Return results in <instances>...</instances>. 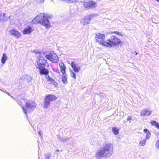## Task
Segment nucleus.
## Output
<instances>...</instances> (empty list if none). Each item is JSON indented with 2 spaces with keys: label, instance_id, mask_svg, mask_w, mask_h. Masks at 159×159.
I'll list each match as a JSON object with an SVG mask.
<instances>
[{
  "label": "nucleus",
  "instance_id": "nucleus-1",
  "mask_svg": "<svg viewBox=\"0 0 159 159\" xmlns=\"http://www.w3.org/2000/svg\"><path fill=\"white\" fill-rule=\"evenodd\" d=\"M43 55L41 52H38L36 53V56L37 57H39L38 60L36 61V67L39 70V72L40 74L46 75L47 81L49 82L48 84H52L56 87L57 85V83L48 75L49 73V70L48 69L45 68V66L48 67L49 65L47 60L43 57Z\"/></svg>",
  "mask_w": 159,
  "mask_h": 159
},
{
  "label": "nucleus",
  "instance_id": "nucleus-2",
  "mask_svg": "<svg viewBox=\"0 0 159 159\" xmlns=\"http://www.w3.org/2000/svg\"><path fill=\"white\" fill-rule=\"evenodd\" d=\"M113 151V146L111 143H104L100 149L97 151L95 156L98 158L109 157L112 155Z\"/></svg>",
  "mask_w": 159,
  "mask_h": 159
},
{
  "label": "nucleus",
  "instance_id": "nucleus-3",
  "mask_svg": "<svg viewBox=\"0 0 159 159\" xmlns=\"http://www.w3.org/2000/svg\"><path fill=\"white\" fill-rule=\"evenodd\" d=\"M115 34L117 35L122 36L121 32L117 31H111L107 33V34L110 35V38L107 39L106 47L111 48L113 47L118 46L122 43V42L119 38L115 35H113Z\"/></svg>",
  "mask_w": 159,
  "mask_h": 159
},
{
  "label": "nucleus",
  "instance_id": "nucleus-4",
  "mask_svg": "<svg viewBox=\"0 0 159 159\" xmlns=\"http://www.w3.org/2000/svg\"><path fill=\"white\" fill-rule=\"evenodd\" d=\"M48 18L49 16L47 14L40 13L32 20V22L34 24H40L46 28H48L51 27Z\"/></svg>",
  "mask_w": 159,
  "mask_h": 159
},
{
  "label": "nucleus",
  "instance_id": "nucleus-5",
  "mask_svg": "<svg viewBox=\"0 0 159 159\" xmlns=\"http://www.w3.org/2000/svg\"><path fill=\"white\" fill-rule=\"evenodd\" d=\"M18 103L21 106L25 114H27L29 109L34 108L36 106V103L34 101L30 100H27L24 98H21L18 100Z\"/></svg>",
  "mask_w": 159,
  "mask_h": 159
},
{
  "label": "nucleus",
  "instance_id": "nucleus-6",
  "mask_svg": "<svg viewBox=\"0 0 159 159\" xmlns=\"http://www.w3.org/2000/svg\"><path fill=\"white\" fill-rule=\"evenodd\" d=\"M105 35L104 34L98 33L95 34L96 42L98 43L101 45L106 47L107 39H105Z\"/></svg>",
  "mask_w": 159,
  "mask_h": 159
},
{
  "label": "nucleus",
  "instance_id": "nucleus-7",
  "mask_svg": "<svg viewBox=\"0 0 159 159\" xmlns=\"http://www.w3.org/2000/svg\"><path fill=\"white\" fill-rule=\"evenodd\" d=\"M46 58L53 63H56L58 61V56L54 53H50L45 56Z\"/></svg>",
  "mask_w": 159,
  "mask_h": 159
},
{
  "label": "nucleus",
  "instance_id": "nucleus-8",
  "mask_svg": "<svg viewBox=\"0 0 159 159\" xmlns=\"http://www.w3.org/2000/svg\"><path fill=\"white\" fill-rule=\"evenodd\" d=\"M10 35H12L18 39L21 36L20 32L16 29H13L9 31Z\"/></svg>",
  "mask_w": 159,
  "mask_h": 159
},
{
  "label": "nucleus",
  "instance_id": "nucleus-9",
  "mask_svg": "<svg viewBox=\"0 0 159 159\" xmlns=\"http://www.w3.org/2000/svg\"><path fill=\"white\" fill-rule=\"evenodd\" d=\"M96 2L93 1H89L88 2H84V5L85 8H89L95 7L96 6Z\"/></svg>",
  "mask_w": 159,
  "mask_h": 159
},
{
  "label": "nucleus",
  "instance_id": "nucleus-10",
  "mask_svg": "<svg viewBox=\"0 0 159 159\" xmlns=\"http://www.w3.org/2000/svg\"><path fill=\"white\" fill-rule=\"evenodd\" d=\"M57 97L55 95L53 94H48L46 95L44 98L45 100L48 101L49 102L50 101H53L56 100Z\"/></svg>",
  "mask_w": 159,
  "mask_h": 159
},
{
  "label": "nucleus",
  "instance_id": "nucleus-11",
  "mask_svg": "<svg viewBox=\"0 0 159 159\" xmlns=\"http://www.w3.org/2000/svg\"><path fill=\"white\" fill-rule=\"evenodd\" d=\"M70 65L75 72L78 73L79 72L80 68L77 64H76L73 61L71 63Z\"/></svg>",
  "mask_w": 159,
  "mask_h": 159
},
{
  "label": "nucleus",
  "instance_id": "nucleus-12",
  "mask_svg": "<svg viewBox=\"0 0 159 159\" xmlns=\"http://www.w3.org/2000/svg\"><path fill=\"white\" fill-rule=\"evenodd\" d=\"M32 28L30 26L25 28L23 30L22 33L24 34H29L33 31Z\"/></svg>",
  "mask_w": 159,
  "mask_h": 159
},
{
  "label": "nucleus",
  "instance_id": "nucleus-13",
  "mask_svg": "<svg viewBox=\"0 0 159 159\" xmlns=\"http://www.w3.org/2000/svg\"><path fill=\"white\" fill-rule=\"evenodd\" d=\"M59 66L60 68L61 72L62 75H65L66 73V67L62 62H60L59 63Z\"/></svg>",
  "mask_w": 159,
  "mask_h": 159
},
{
  "label": "nucleus",
  "instance_id": "nucleus-14",
  "mask_svg": "<svg viewBox=\"0 0 159 159\" xmlns=\"http://www.w3.org/2000/svg\"><path fill=\"white\" fill-rule=\"evenodd\" d=\"M151 113V112L150 111L146 109L141 111L140 113V116H146L150 115Z\"/></svg>",
  "mask_w": 159,
  "mask_h": 159
},
{
  "label": "nucleus",
  "instance_id": "nucleus-15",
  "mask_svg": "<svg viewBox=\"0 0 159 159\" xmlns=\"http://www.w3.org/2000/svg\"><path fill=\"white\" fill-rule=\"evenodd\" d=\"M92 16H88L84 18H83L82 20V22L84 24H86L89 23V21H90L91 17Z\"/></svg>",
  "mask_w": 159,
  "mask_h": 159
},
{
  "label": "nucleus",
  "instance_id": "nucleus-16",
  "mask_svg": "<svg viewBox=\"0 0 159 159\" xmlns=\"http://www.w3.org/2000/svg\"><path fill=\"white\" fill-rule=\"evenodd\" d=\"M143 132L146 134V139H148L150 137L151 133L147 129H144Z\"/></svg>",
  "mask_w": 159,
  "mask_h": 159
},
{
  "label": "nucleus",
  "instance_id": "nucleus-17",
  "mask_svg": "<svg viewBox=\"0 0 159 159\" xmlns=\"http://www.w3.org/2000/svg\"><path fill=\"white\" fill-rule=\"evenodd\" d=\"M7 59V56L6 54L5 53H3L1 59V62L2 64H4Z\"/></svg>",
  "mask_w": 159,
  "mask_h": 159
},
{
  "label": "nucleus",
  "instance_id": "nucleus-18",
  "mask_svg": "<svg viewBox=\"0 0 159 159\" xmlns=\"http://www.w3.org/2000/svg\"><path fill=\"white\" fill-rule=\"evenodd\" d=\"M50 104L49 102L45 100L44 99L43 102V107L44 108H46L48 107Z\"/></svg>",
  "mask_w": 159,
  "mask_h": 159
},
{
  "label": "nucleus",
  "instance_id": "nucleus-19",
  "mask_svg": "<svg viewBox=\"0 0 159 159\" xmlns=\"http://www.w3.org/2000/svg\"><path fill=\"white\" fill-rule=\"evenodd\" d=\"M152 126H155L158 129H159V125L158 122L155 120H152L150 122Z\"/></svg>",
  "mask_w": 159,
  "mask_h": 159
},
{
  "label": "nucleus",
  "instance_id": "nucleus-20",
  "mask_svg": "<svg viewBox=\"0 0 159 159\" xmlns=\"http://www.w3.org/2000/svg\"><path fill=\"white\" fill-rule=\"evenodd\" d=\"M67 76L65 74V75H62L61 77V80L63 82L64 84H66L67 83Z\"/></svg>",
  "mask_w": 159,
  "mask_h": 159
},
{
  "label": "nucleus",
  "instance_id": "nucleus-21",
  "mask_svg": "<svg viewBox=\"0 0 159 159\" xmlns=\"http://www.w3.org/2000/svg\"><path fill=\"white\" fill-rule=\"evenodd\" d=\"M112 132L115 135H117L119 133V129L116 127H113L112 129Z\"/></svg>",
  "mask_w": 159,
  "mask_h": 159
},
{
  "label": "nucleus",
  "instance_id": "nucleus-22",
  "mask_svg": "<svg viewBox=\"0 0 159 159\" xmlns=\"http://www.w3.org/2000/svg\"><path fill=\"white\" fill-rule=\"evenodd\" d=\"M6 19V14L0 13V21L4 20Z\"/></svg>",
  "mask_w": 159,
  "mask_h": 159
},
{
  "label": "nucleus",
  "instance_id": "nucleus-23",
  "mask_svg": "<svg viewBox=\"0 0 159 159\" xmlns=\"http://www.w3.org/2000/svg\"><path fill=\"white\" fill-rule=\"evenodd\" d=\"M146 142V139L141 140L139 142V144L141 146H143L145 145Z\"/></svg>",
  "mask_w": 159,
  "mask_h": 159
},
{
  "label": "nucleus",
  "instance_id": "nucleus-24",
  "mask_svg": "<svg viewBox=\"0 0 159 159\" xmlns=\"http://www.w3.org/2000/svg\"><path fill=\"white\" fill-rule=\"evenodd\" d=\"M71 76L74 79H75L76 78V74L73 71H71L70 72Z\"/></svg>",
  "mask_w": 159,
  "mask_h": 159
},
{
  "label": "nucleus",
  "instance_id": "nucleus-25",
  "mask_svg": "<svg viewBox=\"0 0 159 159\" xmlns=\"http://www.w3.org/2000/svg\"><path fill=\"white\" fill-rule=\"evenodd\" d=\"M132 120V117L131 116H128L126 119L127 121H129L130 123L131 122V120Z\"/></svg>",
  "mask_w": 159,
  "mask_h": 159
},
{
  "label": "nucleus",
  "instance_id": "nucleus-26",
  "mask_svg": "<svg viewBox=\"0 0 159 159\" xmlns=\"http://www.w3.org/2000/svg\"><path fill=\"white\" fill-rule=\"evenodd\" d=\"M156 146L159 149V139L157 140L156 143Z\"/></svg>",
  "mask_w": 159,
  "mask_h": 159
},
{
  "label": "nucleus",
  "instance_id": "nucleus-27",
  "mask_svg": "<svg viewBox=\"0 0 159 159\" xmlns=\"http://www.w3.org/2000/svg\"><path fill=\"white\" fill-rule=\"evenodd\" d=\"M51 157V155L49 154H48L45 155V159H49Z\"/></svg>",
  "mask_w": 159,
  "mask_h": 159
},
{
  "label": "nucleus",
  "instance_id": "nucleus-28",
  "mask_svg": "<svg viewBox=\"0 0 159 159\" xmlns=\"http://www.w3.org/2000/svg\"><path fill=\"white\" fill-rule=\"evenodd\" d=\"M39 0V2H43L44 1V0Z\"/></svg>",
  "mask_w": 159,
  "mask_h": 159
},
{
  "label": "nucleus",
  "instance_id": "nucleus-29",
  "mask_svg": "<svg viewBox=\"0 0 159 159\" xmlns=\"http://www.w3.org/2000/svg\"><path fill=\"white\" fill-rule=\"evenodd\" d=\"M135 52L136 55H137L138 54V53L136 52Z\"/></svg>",
  "mask_w": 159,
  "mask_h": 159
},
{
  "label": "nucleus",
  "instance_id": "nucleus-30",
  "mask_svg": "<svg viewBox=\"0 0 159 159\" xmlns=\"http://www.w3.org/2000/svg\"><path fill=\"white\" fill-rule=\"evenodd\" d=\"M56 151H58V152H59V151H59V150H56Z\"/></svg>",
  "mask_w": 159,
  "mask_h": 159
},
{
  "label": "nucleus",
  "instance_id": "nucleus-31",
  "mask_svg": "<svg viewBox=\"0 0 159 159\" xmlns=\"http://www.w3.org/2000/svg\"><path fill=\"white\" fill-rule=\"evenodd\" d=\"M39 134L41 135V134H40V132H39Z\"/></svg>",
  "mask_w": 159,
  "mask_h": 159
}]
</instances>
